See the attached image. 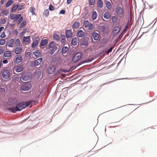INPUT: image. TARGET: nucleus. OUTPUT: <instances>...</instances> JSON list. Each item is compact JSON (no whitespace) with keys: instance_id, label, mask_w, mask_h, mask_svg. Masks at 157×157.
<instances>
[{"instance_id":"dca6fc26","label":"nucleus","mask_w":157,"mask_h":157,"mask_svg":"<svg viewBox=\"0 0 157 157\" xmlns=\"http://www.w3.org/2000/svg\"><path fill=\"white\" fill-rule=\"evenodd\" d=\"M92 36L94 40H98L100 35L99 34L96 33L94 32Z\"/></svg>"},{"instance_id":"e2e57ef3","label":"nucleus","mask_w":157,"mask_h":157,"mask_svg":"<svg viewBox=\"0 0 157 157\" xmlns=\"http://www.w3.org/2000/svg\"><path fill=\"white\" fill-rule=\"evenodd\" d=\"M4 29V27L3 26H2L0 27V32L2 31L3 29Z\"/></svg>"},{"instance_id":"c756f323","label":"nucleus","mask_w":157,"mask_h":157,"mask_svg":"<svg viewBox=\"0 0 157 157\" xmlns=\"http://www.w3.org/2000/svg\"><path fill=\"white\" fill-rule=\"evenodd\" d=\"M33 54L36 57L40 56V51L39 50H36L33 52Z\"/></svg>"},{"instance_id":"e433bc0d","label":"nucleus","mask_w":157,"mask_h":157,"mask_svg":"<svg viewBox=\"0 0 157 157\" xmlns=\"http://www.w3.org/2000/svg\"><path fill=\"white\" fill-rule=\"evenodd\" d=\"M112 22L113 23H116L117 21V18L115 16H113L111 18Z\"/></svg>"},{"instance_id":"69168bd1","label":"nucleus","mask_w":157,"mask_h":157,"mask_svg":"<svg viewBox=\"0 0 157 157\" xmlns=\"http://www.w3.org/2000/svg\"><path fill=\"white\" fill-rule=\"evenodd\" d=\"M0 89L2 91H5V89H4L1 88V89Z\"/></svg>"},{"instance_id":"a878e982","label":"nucleus","mask_w":157,"mask_h":157,"mask_svg":"<svg viewBox=\"0 0 157 157\" xmlns=\"http://www.w3.org/2000/svg\"><path fill=\"white\" fill-rule=\"evenodd\" d=\"M103 17L105 18L108 19L111 17V15L108 12H105L103 15Z\"/></svg>"},{"instance_id":"603ef678","label":"nucleus","mask_w":157,"mask_h":157,"mask_svg":"<svg viewBox=\"0 0 157 157\" xmlns=\"http://www.w3.org/2000/svg\"><path fill=\"white\" fill-rule=\"evenodd\" d=\"M0 36L2 38H5L6 37V35H5V32H2L1 35H0Z\"/></svg>"},{"instance_id":"5701e85b","label":"nucleus","mask_w":157,"mask_h":157,"mask_svg":"<svg viewBox=\"0 0 157 157\" xmlns=\"http://www.w3.org/2000/svg\"><path fill=\"white\" fill-rule=\"evenodd\" d=\"M105 3L107 9L108 10H110L112 8V5L110 2L108 1H105Z\"/></svg>"},{"instance_id":"a211bd4d","label":"nucleus","mask_w":157,"mask_h":157,"mask_svg":"<svg viewBox=\"0 0 157 157\" xmlns=\"http://www.w3.org/2000/svg\"><path fill=\"white\" fill-rule=\"evenodd\" d=\"M121 29V28L119 26H116L114 28L113 32L114 34H117L119 33Z\"/></svg>"},{"instance_id":"3c124183","label":"nucleus","mask_w":157,"mask_h":157,"mask_svg":"<svg viewBox=\"0 0 157 157\" xmlns=\"http://www.w3.org/2000/svg\"><path fill=\"white\" fill-rule=\"evenodd\" d=\"M49 9L50 11H53L54 10V7L51 5H50L49 6Z\"/></svg>"},{"instance_id":"ea45409f","label":"nucleus","mask_w":157,"mask_h":157,"mask_svg":"<svg viewBox=\"0 0 157 157\" xmlns=\"http://www.w3.org/2000/svg\"><path fill=\"white\" fill-rule=\"evenodd\" d=\"M18 7V4H14L12 9V11H15Z\"/></svg>"},{"instance_id":"1a4fd4ad","label":"nucleus","mask_w":157,"mask_h":157,"mask_svg":"<svg viewBox=\"0 0 157 157\" xmlns=\"http://www.w3.org/2000/svg\"><path fill=\"white\" fill-rule=\"evenodd\" d=\"M40 41L39 37L38 36L36 37L33 42L32 47L33 48H35L36 47L37 45Z\"/></svg>"},{"instance_id":"39448f33","label":"nucleus","mask_w":157,"mask_h":157,"mask_svg":"<svg viewBox=\"0 0 157 157\" xmlns=\"http://www.w3.org/2000/svg\"><path fill=\"white\" fill-rule=\"evenodd\" d=\"M82 56V54L79 52L76 53L73 57L72 61L73 62H75L79 60Z\"/></svg>"},{"instance_id":"a19ab883","label":"nucleus","mask_w":157,"mask_h":157,"mask_svg":"<svg viewBox=\"0 0 157 157\" xmlns=\"http://www.w3.org/2000/svg\"><path fill=\"white\" fill-rule=\"evenodd\" d=\"M13 3V1L12 0H9L6 3V7H8L9 6L12 4Z\"/></svg>"},{"instance_id":"774afa93","label":"nucleus","mask_w":157,"mask_h":157,"mask_svg":"<svg viewBox=\"0 0 157 157\" xmlns=\"http://www.w3.org/2000/svg\"><path fill=\"white\" fill-rule=\"evenodd\" d=\"M102 28H103L104 29H105V27H104V26H102Z\"/></svg>"},{"instance_id":"bb28decb","label":"nucleus","mask_w":157,"mask_h":157,"mask_svg":"<svg viewBox=\"0 0 157 157\" xmlns=\"http://www.w3.org/2000/svg\"><path fill=\"white\" fill-rule=\"evenodd\" d=\"M98 7L101 8L103 6V2L101 0H99L97 3Z\"/></svg>"},{"instance_id":"20e7f679","label":"nucleus","mask_w":157,"mask_h":157,"mask_svg":"<svg viewBox=\"0 0 157 157\" xmlns=\"http://www.w3.org/2000/svg\"><path fill=\"white\" fill-rule=\"evenodd\" d=\"M83 25L85 28H87L89 30H91L93 28V25L92 24L90 23L88 21H84Z\"/></svg>"},{"instance_id":"37998d69","label":"nucleus","mask_w":157,"mask_h":157,"mask_svg":"<svg viewBox=\"0 0 157 157\" xmlns=\"http://www.w3.org/2000/svg\"><path fill=\"white\" fill-rule=\"evenodd\" d=\"M91 60H90L89 59H86L85 61H82L80 63H79L78 64V66L80 65L81 64L84 63H85L89 62H91Z\"/></svg>"},{"instance_id":"338daca9","label":"nucleus","mask_w":157,"mask_h":157,"mask_svg":"<svg viewBox=\"0 0 157 157\" xmlns=\"http://www.w3.org/2000/svg\"><path fill=\"white\" fill-rule=\"evenodd\" d=\"M1 65H2V62L0 60V67H1Z\"/></svg>"},{"instance_id":"864d4df0","label":"nucleus","mask_w":157,"mask_h":157,"mask_svg":"<svg viewBox=\"0 0 157 157\" xmlns=\"http://www.w3.org/2000/svg\"><path fill=\"white\" fill-rule=\"evenodd\" d=\"M1 22L2 24H5L6 23V20L5 18H1Z\"/></svg>"},{"instance_id":"a18cd8bd","label":"nucleus","mask_w":157,"mask_h":157,"mask_svg":"<svg viewBox=\"0 0 157 157\" xmlns=\"http://www.w3.org/2000/svg\"><path fill=\"white\" fill-rule=\"evenodd\" d=\"M6 42V40L5 39L0 40V44L3 45H4Z\"/></svg>"},{"instance_id":"9b49d317","label":"nucleus","mask_w":157,"mask_h":157,"mask_svg":"<svg viewBox=\"0 0 157 157\" xmlns=\"http://www.w3.org/2000/svg\"><path fill=\"white\" fill-rule=\"evenodd\" d=\"M84 35V32L81 30H79L77 33V36L78 37H82Z\"/></svg>"},{"instance_id":"0eeeda50","label":"nucleus","mask_w":157,"mask_h":157,"mask_svg":"<svg viewBox=\"0 0 157 157\" xmlns=\"http://www.w3.org/2000/svg\"><path fill=\"white\" fill-rule=\"evenodd\" d=\"M21 14L17 15L12 14L10 15V18L11 20H13L15 21H17L21 16Z\"/></svg>"},{"instance_id":"7ed1b4c3","label":"nucleus","mask_w":157,"mask_h":157,"mask_svg":"<svg viewBox=\"0 0 157 157\" xmlns=\"http://www.w3.org/2000/svg\"><path fill=\"white\" fill-rule=\"evenodd\" d=\"M31 87V84L29 82H27L22 86L21 89L22 90L26 91L30 90Z\"/></svg>"},{"instance_id":"393cba45","label":"nucleus","mask_w":157,"mask_h":157,"mask_svg":"<svg viewBox=\"0 0 157 157\" xmlns=\"http://www.w3.org/2000/svg\"><path fill=\"white\" fill-rule=\"evenodd\" d=\"M80 24L79 22H75L72 25V28L73 29H76L79 27Z\"/></svg>"},{"instance_id":"473e14b6","label":"nucleus","mask_w":157,"mask_h":157,"mask_svg":"<svg viewBox=\"0 0 157 157\" xmlns=\"http://www.w3.org/2000/svg\"><path fill=\"white\" fill-rule=\"evenodd\" d=\"M22 60V57L21 56H18L16 59V62L17 63H20Z\"/></svg>"},{"instance_id":"b1692460","label":"nucleus","mask_w":157,"mask_h":157,"mask_svg":"<svg viewBox=\"0 0 157 157\" xmlns=\"http://www.w3.org/2000/svg\"><path fill=\"white\" fill-rule=\"evenodd\" d=\"M78 42V40L76 37L73 38L71 41V44L74 46H75L77 44Z\"/></svg>"},{"instance_id":"6ab92c4d","label":"nucleus","mask_w":157,"mask_h":157,"mask_svg":"<svg viewBox=\"0 0 157 157\" xmlns=\"http://www.w3.org/2000/svg\"><path fill=\"white\" fill-rule=\"evenodd\" d=\"M30 41V36H29L27 37L24 36L23 41L26 44L28 43Z\"/></svg>"},{"instance_id":"c03bdc74","label":"nucleus","mask_w":157,"mask_h":157,"mask_svg":"<svg viewBox=\"0 0 157 157\" xmlns=\"http://www.w3.org/2000/svg\"><path fill=\"white\" fill-rule=\"evenodd\" d=\"M31 52H28L26 53L25 55V57L26 58H30L31 57Z\"/></svg>"},{"instance_id":"13d9d810","label":"nucleus","mask_w":157,"mask_h":157,"mask_svg":"<svg viewBox=\"0 0 157 157\" xmlns=\"http://www.w3.org/2000/svg\"><path fill=\"white\" fill-rule=\"evenodd\" d=\"M72 0H67V4L68 5L70 4Z\"/></svg>"},{"instance_id":"c85d7f7f","label":"nucleus","mask_w":157,"mask_h":157,"mask_svg":"<svg viewBox=\"0 0 157 157\" xmlns=\"http://www.w3.org/2000/svg\"><path fill=\"white\" fill-rule=\"evenodd\" d=\"M61 42L63 44H64L65 43L66 40L65 35H61Z\"/></svg>"},{"instance_id":"79ce46f5","label":"nucleus","mask_w":157,"mask_h":157,"mask_svg":"<svg viewBox=\"0 0 157 157\" xmlns=\"http://www.w3.org/2000/svg\"><path fill=\"white\" fill-rule=\"evenodd\" d=\"M26 21H23L21 23L20 25V28H21L24 27L26 25Z\"/></svg>"},{"instance_id":"412c9836","label":"nucleus","mask_w":157,"mask_h":157,"mask_svg":"<svg viewBox=\"0 0 157 157\" xmlns=\"http://www.w3.org/2000/svg\"><path fill=\"white\" fill-rule=\"evenodd\" d=\"M42 60V59L41 58H39L38 59L35 60L34 62V65L35 66L39 65Z\"/></svg>"},{"instance_id":"cd10ccee","label":"nucleus","mask_w":157,"mask_h":157,"mask_svg":"<svg viewBox=\"0 0 157 157\" xmlns=\"http://www.w3.org/2000/svg\"><path fill=\"white\" fill-rule=\"evenodd\" d=\"M14 44L16 46H19L21 45V43L19 39H17L15 41H14Z\"/></svg>"},{"instance_id":"bf43d9fd","label":"nucleus","mask_w":157,"mask_h":157,"mask_svg":"<svg viewBox=\"0 0 157 157\" xmlns=\"http://www.w3.org/2000/svg\"><path fill=\"white\" fill-rule=\"evenodd\" d=\"M127 28H128V26L126 25L125 28L124 29L122 33H124V32L125 33L126 30L127 29Z\"/></svg>"},{"instance_id":"f257e3e1","label":"nucleus","mask_w":157,"mask_h":157,"mask_svg":"<svg viewBox=\"0 0 157 157\" xmlns=\"http://www.w3.org/2000/svg\"><path fill=\"white\" fill-rule=\"evenodd\" d=\"M33 102V101H31L29 102H21L17 104L15 107L9 108L8 109L12 112L15 113L16 111H21L26 106H30V107H31Z\"/></svg>"},{"instance_id":"f3484780","label":"nucleus","mask_w":157,"mask_h":157,"mask_svg":"<svg viewBox=\"0 0 157 157\" xmlns=\"http://www.w3.org/2000/svg\"><path fill=\"white\" fill-rule=\"evenodd\" d=\"M57 49V47H55V48H51L50 50H48V53L50 55H52L55 52V51Z\"/></svg>"},{"instance_id":"49530a36","label":"nucleus","mask_w":157,"mask_h":157,"mask_svg":"<svg viewBox=\"0 0 157 157\" xmlns=\"http://www.w3.org/2000/svg\"><path fill=\"white\" fill-rule=\"evenodd\" d=\"M19 80V78L18 76H15L13 79V81L16 82L18 81Z\"/></svg>"},{"instance_id":"6e6552de","label":"nucleus","mask_w":157,"mask_h":157,"mask_svg":"<svg viewBox=\"0 0 157 157\" xmlns=\"http://www.w3.org/2000/svg\"><path fill=\"white\" fill-rule=\"evenodd\" d=\"M55 70V68L53 65H50L47 68V72L49 74H52Z\"/></svg>"},{"instance_id":"7c9ffc66","label":"nucleus","mask_w":157,"mask_h":157,"mask_svg":"<svg viewBox=\"0 0 157 157\" xmlns=\"http://www.w3.org/2000/svg\"><path fill=\"white\" fill-rule=\"evenodd\" d=\"M48 42V40L47 39H44L42 40L40 43V45L41 46H44L46 45Z\"/></svg>"},{"instance_id":"f8f14e48","label":"nucleus","mask_w":157,"mask_h":157,"mask_svg":"<svg viewBox=\"0 0 157 157\" xmlns=\"http://www.w3.org/2000/svg\"><path fill=\"white\" fill-rule=\"evenodd\" d=\"M88 44V40L84 39L80 41V45L81 46H84L85 47L87 46Z\"/></svg>"},{"instance_id":"2eb2a0df","label":"nucleus","mask_w":157,"mask_h":157,"mask_svg":"<svg viewBox=\"0 0 157 157\" xmlns=\"http://www.w3.org/2000/svg\"><path fill=\"white\" fill-rule=\"evenodd\" d=\"M14 44V40L13 38L11 39L8 42V46L10 47H13Z\"/></svg>"},{"instance_id":"f03ea898","label":"nucleus","mask_w":157,"mask_h":157,"mask_svg":"<svg viewBox=\"0 0 157 157\" xmlns=\"http://www.w3.org/2000/svg\"><path fill=\"white\" fill-rule=\"evenodd\" d=\"M116 12L117 14L120 17H124V11L123 7L118 5L116 7Z\"/></svg>"},{"instance_id":"aec40b11","label":"nucleus","mask_w":157,"mask_h":157,"mask_svg":"<svg viewBox=\"0 0 157 157\" xmlns=\"http://www.w3.org/2000/svg\"><path fill=\"white\" fill-rule=\"evenodd\" d=\"M55 47H57L54 44V42L52 41L50 42L48 45V46L46 48L47 49H49L50 48H55Z\"/></svg>"},{"instance_id":"09e8293b","label":"nucleus","mask_w":157,"mask_h":157,"mask_svg":"<svg viewBox=\"0 0 157 157\" xmlns=\"http://www.w3.org/2000/svg\"><path fill=\"white\" fill-rule=\"evenodd\" d=\"M23 17H21L17 21V23L18 24H20L23 20Z\"/></svg>"},{"instance_id":"0e129e2a","label":"nucleus","mask_w":157,"mask_h":157,"mask_svg":"<svg viewBox=\"0 0 157 157\" xmlns=\"http://www.w3.org/2000/svg\"><path fill=\"white\" fill-rule=\"evenodd\" d=\"M37 71V70H36V73H38V74L40 73H41L40 71Z\"/></svg>"},{"instance_id":"de8ad7c7","label":"nucleus","mask_w":157,"mask_h":157,"mask_svg":"<svg viewBox=\"0 0 157 157\" xmlns=\"http://www.w3.org/2000/svg\"><path fill=\"white\" fill-rule=\"evenodd\" d=\"M24 6L22 5H18V10H21L24 9Z\"/></svg>"},{"instance_id":"4468645a","label":"nucleus","mask_w":157,"mask_h":157,"mask_svg":"<svg viewBox=\"0 0 157 157\" xmlns=\"http://www.w3.org/2000/svg\"><path fill=\"white\" fill-rule=\"evenodd\" d=\"M21 78L23 80L26 81L29 80L30 77L27 74H24L22 75Z\"/></svg>"},{"instance_id":"f704fd0d","label":"nucleus","mask_w":157,"mask_h":157,"mask_svg":"<svg viewBox=\"0 0 157 157\" xmlns=\"http://www.w3.org/2000/svg\"><path fill=\"white\" fill-rule=\"evenodd\" d=\"M68 50V48L66 47H63L62 50V52L63 54L65 53Z\"/></svg>"},{"instance_id":"2f4dec72","label":"nucleus","mask_w":157,"mask_h":157,"mask_svg":"<svg viewBox=\"0 0 157 157\" xmlns=\"http://www.w3.org/2000/svg\"><path fill=\"white\" fill-rule=\"evenodd\" d=\"M97 13L95 11L93 12L92 16V18L93 20H95L97 17Z\"/></svg>"},{"instance_id":"680f3d73","label":"nucleus","mask_w":157,"mask_h":157,"mask_svg":"<svg viewBox=\"0 0 157 157\" xmlns=\"http://www.w3.org/2000/svg\"><path fill=\"white\" fill-rule=\"evenodd\" d=\"M3 50L0 47V55L3 53Z\"/></svg>"},{"instance_id":"052dcab7","label":"nucleus","mask_w":157,"mask_h":157,"mask_svg":"<svg viewBox=\"0 0 157 157\" xmlns=\"http://www.w3.org/2000/svg\"><path fill=\"white\" fill-rule=\"evenodd\" d=\"M124 33H122H122L119 35V38H121L122 37Z\"/></svg>"},{"instance_id":"9d476101","label":"nucleus","mask_w":157,"mask_h":157,"mask_svg":"<svg viewBox=\"0 0 157 157\" xmlns=\"http://www.w3.org/2000/svg\"><path fill=\"white\" fill-rule=\"evenodd\" d=\"M66 37L67 38H69L72 37L73 33L72 31L70 30H67L66 31Z\"/></svg>"},{"instance_id":"4c0bfd02","label":"nucleus","mask_w":157,"mask_h":157,"mask_svg":"<svg viewBox=\"0 0 157 157\" xmlns=\"http://www.w3.org/2000/svg\"><path fill=\"white\" fill-rule=\"evenodd\" d=\"M5 57H10L11 56V53L9 51H7L4 54Z\"/></svg>"},{"instance_id":"72a5a7b5","label":"nucleus","mask_w":157,"mask_h":157,"mask_svg":"<svg viewBox=\"0 0 157 157\" xmlns=\"http://www.w3.org/2000/svg\"><path fill=\"white\" fill-rule=\"evenodd\" d=\"M53 38L57 41L59 40L60 39V37L59 35L57 34H55L53 36Z\"/></svg>"},{"instance_id":"c9c22d12","label":"nucleus","mask_w":157,"mask_h":157,"mask_svg":"<svg viewBox=\"0 0 157 157\" xmlns=\"http://www.w3.org/2000/svg\"><path fill=\"white\" fill-rule=\"evenodd\" d=\"M43 15L45 17H47L49 14V11L48 9L45 10L43 13Z\"/></svg>"},{"instance_id":"8fccbe9b","label":"nucleus","mask_w":157,"mask_h":157,"mask_svg":"<svg viewBox=\"0 0 157 157\" xmlns=\"http://www.w3.org/2000/svg\"><path fill=\"white\" fill-rule=\"evenodd\" d=\"M94 0H89V4L90 5H93L94 4Z\"/></svg>"},{"instance_id":"4be33fe9","label":"nucleus","mask_w":157,"mask_h":157,"mask_svg":"<svg viewBox=\"0 0 157 157\" xmlns=\"http://www.w3.org/2000/svg\"><path fill=\"white\" fill-rule=\"evenodd\" d=\"M22 48L21 47L16 48L15 50V52L16 54H19L21 53L22 51Z\"/></svg>"},{"instance_id":"58836bf2","label":"nucleus","mask_w":157,"mask_h":157,"mask_svg":"<svg viewBox=\"0 0 157 157\" xmlns=\"http://www.w3.org/2000/svg\"><path fill=\"white\" fill-rule=\"evenodd\" d=\"M30 11L33 15L35 14V9L34 7H31L30 8Z\"/></svg>"},{"instance_id":"5fc2aeb1","label":"nucleus","mask_w":157,"mask_h":157,"mask_svg":"<svg viewBox=\"0 0 157 157\" xmlns=\"http://www.w3.org/2000/svg\"><path fill=\"white\" fill-rule=\"evenodd\" d=\"M113 47H111V48H110V49H109V50L107 51V54H109V53L110 52H111L112 51V50H113Z\"/></svg>"},{"instance_id":"4d7b16f0","label":"nucleus","mask_w":157,"mask_h":157,"mask_svg":"<svg viewBox=\"0 0 157 157\" xmlns=\"http://www.w3.org/2000/svg\"><path fill=\"white\" fill-rule=\"evenodd\" d=\"M2 63L4 64H6L8 63V61L7 59H4L2 61Z\"/></svg>"},{"instance_id":"ddd939ff","label":"nucleus","mask_w":157,"mask_h":157,"mask_svg":"<svg viewBox=\"0 0 157 157\" xmlns=\"http://www.w3.org/2000/svg\"><path fill=\"white\" fill-rule=\"evenodd\" d=\"M14 69L16 72H19L23 70V67L22 66L20 65L15 67Z\"/></svg>"},{"instance_id":"6e6d98bb","label":"nucleus","mask_w":157,"mask_h":157,"mask_svg":"<svg viewBox=\"0 0 157 157\" xmlns=\"http://www.w3.org/2000/svg\"><path fill=\"white\" fill-rule=\"evenodd\" d=\"M65 13V11L64 10H61L60 12L59 13L61 14H64Z\"/></svg>"},{"instance_id":"423d86ee","label":"nucleus","mask_w":157,"mask_h":157,"mask_svg":"<svg viewBox=\"0 0 157 157\" xmlns=\"http://www.w3.org/2000/svg\"><path fill=\"white\" fill-rule=\"evenodd\" d=\"M10 73L9 70H5L2 73L3 77L6 79L10 77Z\"/></svg>"}]
</instances>
